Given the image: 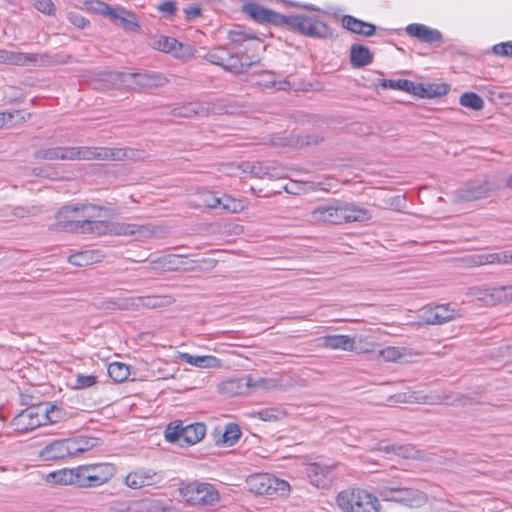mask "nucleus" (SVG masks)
Wrapping results in <instances>:
<instances>
[{
    "instance_id": "obj_7",
    "label": "nucleus",
    "mask_w": 512,
    "mask_h": 512,
    "mask_svg": "<svg viewBox=\"0 0 512 512\" xmlns=\"http://www.w3.org/2000/svg\"><path fill=\"white\" fill-rule=\"evenodd\" d=\"M376 493L384 501H394L409 507H419L427 500L423 492L405 487L379 485L376 489Z\"/></svg>"
},
{
    "instance_id": "obj_37",
    "label": "nucleus",
    "mask_w": 512,
    "mask_h": 512,
    "mask_svg": "<svg viewBox=\"0 0 512 512\" xmlns=\"http://www.w3.org/2000/svg\"><path fill=\"white\" fill-rule=\"evenodd\" d=\"M97 252L93 250L80 251L72 254L68 258V262L74 266H88L97 261Z\"/></svg>"
},
{
    "instance_id": "obj_38",
    "label": "nucleus",
    "mask_w": 512,
    "mask_h": 512,
    "mask_svg": "<svg viewBox=\"0 0 512 512\" xmlns=\"http://www.w3.org/2000/svg\"><path fill=\"white\" fill-rule=\"evenodd\" d=\"M183 431L184 426L182 421H175L168 424L165 429V439L169 443L183 444Z\"/></svg>"
},
{
    "instance_id": "obj_45",
    "label": "nucleus",
    "mask_w": 512,
    "mask_h": 512,
    "mask_svg": "<svg viewBox=\"0 0 512 512\" xmlns=\"http://www.w3.org/2000/svg\"><path fill=\"white\" fill-rule=\"evenodd\" d=\"M1 115L4 117L5 127H13L22 122H25L26 117L30 116V114L25 113L23 110H15L12 112H1Z\"/></svg>"
},
{
    "instance_id": "obj_9",
    "label": "nucleus",
    "mask_w": 512,
    "mask_h": 512,
    "mask_svg": "<svg viewBox=\"0 0 512 512\" xmlns=\"http://www.w3.org/2000/svg\"><path fill=\"white\" fill-rule=\"evenodd\" d=\"M181 493L192 505L208 506L219 500L218 491L209 483H190L181 489Z\"/></svg>"
},
{
    "instance_id": "obj_56",
    "label": "nucleus",
    "mask_w": 512,
    "mask_h": 512,
    "mask_svg": "<svg viewBox=\"0 0 512 512\" xmlns=\"http://www.w3.org/2000/svg\"><path fill=\"white\" fill-rule=\"evenodd\" d=\"M120 157L118 158V161H125V160H132L137 161L140 159H143V151L135 150L132 148H119Z\"/></svg>"
},
{
    "instance_id": "obj_59",
    "label": "nucleus",
    "mask_w": 512,
    "mask_h": 512,
    "mask_svg": "<svg viewBox=\"0 0 512 512\" xmlns=\"http://www.w3.org/2000/svg\"><path fill=\"white\" fill-rule=\"evenodd\" d=\"M492 52L497 56L512 58V41L494 45L492 47Z\"/></svg>"
},
{
    "instance_id": "obj_8",
    "label": "nucleus",
    "mask_w": 512,
    "mask_h": 512,
    "mask_svg": "<svg viewBox=\"0 0 512 512\" xmlns=\"http://www.w3.org/2000/svg\"><path fill=\"white\" fill-rule=\"evenodd\" d=\"M78 471L80 488L97 487L115 475L116 467L111 463H96L78 466Z\"/></svg>"
},
{
    "instance_id": "obj_46",
    "label": "nucleus",
    "mask_w": 512,
    "mask_h": 512,
    "mask_svg": "<svg viewBox=\"0 0 512 512\" xmlns=\"http://www.w3.org/2000/svg\"><path fill=\"white\" fill-rule=\"evenodd\" d=\"M264 79L261 81V85L269 88H276L277 90H287L290 88V83L286 80L276 81L275 74L267 71L262 74Z\"/></svg>"
},
{
    "instance_id": "obj_16",
    "label": "nucleus",
    "mask_w": 512,
    "mask_h": 512,
    "mask_svg": "<svg viewBox=\"0 0 512 512\" xmlns=\"http://www.w3.org/2000/svg\"><path fill=\"white\" fill-rule=\"evenodd\" d=\"M306 474L312 485L317 488H329L334 480L335 474L331 466L312 463L306 468Z\"/></svg>"
},
{
    "instance_id": "obj_32",
    "label": "nucleus",
    "mask_w": 512,
    "mask_h": 512,
    "mask_svg": "<svg viewBox=\"0 0 512 512\" xmlns=\"http://www.w3.org/2000/svg\"><path fill=\"white\" fill-rule=\"evenodd\" d=\"M251 386V377L244 376L224 382L223 389L230 395H240L246 393Z\"/></svg>"
},
{
    "instance_id": "obj_42",
    "label": "nucleus",
    "mask_w": 512,
    "mask_h": 512,
    "mask_svg": "<svg viewBox=\"0 0 512 512\" xmlns=\"http://www.w3.org/2000/svg\"><path fill=\"white\" fill-rule=\"evenodd\" d=\"M460 104L463 107L474 111H479L484 107L483 99L474 92H465L460 96Z\"/></svg>"
},
{
    "instance_id": "obj_17",
    "label": "nucleus",
    "mask_w": 512,
    "mask_h": 512,
    "mask_svg": "<svg viewBox=\"0 0 512 512\" xmlns=\"http://www.w3.org/2000/svg\"><path fill=\"white\" fill-rule=\"evenodd\" d=\"M405 31L409 36L422 43L439 46L443 42V35L438 29L430 28L424 24H409Z\"/></svg>"
},
{
    "instance_id": "obj_25",
    "label": "nucleus",
    "mask_w": 512,
    "mask_h": 512,
    "mask_svg": "<svg viewBox=\"0 0 512 512\" xmlns=\"http://www.w3.org/2000/svg\"><path fill=\"white\" fill-rule=\"evenodd\" d=\"M373 61V54L363 44H353L350 48V63L354 68H362Z\"/></svg>"
},
{
    "instance_id": "obj_29",
    "label": "nucleus",
    "mask_w": 512,
    "mask_h": 512,
    "mask_svg": "<svg viewBox=\"0 0 512 512\" xmlns=\"http://www.w3.org/2000/svg\"><path fill=\"white\" fill-rule=\"evenodd\" d=\"M39 456L44 461L60 460L67 457L63 439L55 440L46 445Z\"/></svg>"
},
{
    "instance_id": "obj_31",
    "label": "nucleus",
    "mask_w": 512,
    "mask_h": 512,
    "mask_svg": "<svg viewBox=\"0 0 512 512\" xmlns=\"http://www.w3.org/2000/svg\"><path fill=\"white\" fill-rule=\"evenodd\" d=\"M179 358L185 363L199 368H213L220 366V360L215 356H193L189 353H181Z\"/></svg>"
},
{
    "instance_id": "obj_15",
    "label": "nucleus",
    "mask_w": 512,
    "mask_h": 512,
    "mask_svg": "<svg viewBox=\"0 0 512 512\" xmlns=\"http://www.w3.org/2000/svg\"><path fill=\"white\" fill-rule=\"evenodd\" d=\"M174 298L170 295H151L129 298L119 305L120 309H155L169 306L174 302Z\"/></svg>"
},
{
    "instance_id": "obj_4",
    "label": "nucleus",
    "mask_w": 512,
    "mask_h": 512,
    "mask_svg": "<svg viewBox=\"0 0 512 512\" xmlns=\"http://www.w3.org/2000/svg\"><path fill=\"white\" fill-rule=\"evenodd\" d=\"M336 502L344 512H379L378 499L359 488L341 491L337 495Z\"/></svg>"
},
{
    "instance_id": "obj_60",
    "label": "nucleus",
    "mask_w": 512,
    "mask_h": 512,
    "mask_svg": "<svg viewBox=\"0 0 512 512\" xmlns=\"http://www.w3.org/2000/svg\"><path fill=\"white\" fill-rule=\"evenodd\" d=\"M379 355L385 360V361H396L401 356V350L398 347H392L388 346L382 350H380Z\"/></svg>"
},
{
    "instance_id": "obj_20",
    "label": "nucleus",
    "mask_w": 512,
    "mask_h": 512,
    "mask_svg": "<svg viewBox=\"0 0 512 512\" xmlns=\"http://www.w3.org/2000/svg\"><path fill=\"white\" fill-rule=\"evenodd\" d=\"M341 23L348 31L365 37H370L376 32V26L374 24L365 22L351 15H344L341 19Z\"/></svg>"
},
{
    "instance_id": "obj_23",
    "label": "nucleus",
    "mask_w": 512,
    "mask_h": 512,
    "mask_svg": "<svg viewBox=\"0 0 512 512\" xmlns=\"http://www.w3.org/2000/svg\"><path fill=\"white\" fill-rule=\"evenodd\" d=\"M44 418V425L55 424L68 417L67 411L56 403L43 402L39 403Z\"/></svg>"
},
{
    "instance_id": "obj_5",
    "label": "nucleus",
    "mask_w": 512,
    "mask_h": 512,
    "mask_svg": "<svg viewBox=\"0 0 512 512\" xmlns=\"http://www.w3.org/2000/svg\"><path fill=\"white\" fill-rule=\"evenodd\" d=\"M113 75L115 80L134 90L158 88L167 83V78L162 73L154 71L115 72Z\"/></svg>"
},
{
    "instance_id": "obj_18",
    "label": "nucleus",
    "mask_w": 512,
    "mask_h": 512,
    "mask_svg": "<svg viewBox=\"0 0 512 512\" xmlns=\"http://www.w3.org/2000/svg\"><path fill=\"white\" fill-rule=\"evenodd\" d=\"M162 477L157 472L151 469H139L130 472L126 478L125 483L132 489H140L146 486H152L159 483Z\"/></svg>"
},
{
    "instance_id": "obj_53",
    "label": "nucleus",
    "mask_w": 512,
    "mask_h": 512,
    "mask_svg": "<svg viewBox=\"0 0 512 512\" xmlns=\"http://www.w3.org/2000/svg\"><path fill=\"white\" fill-rule=\"evenodd\" d=\"M120 153L119 148L97 147V160L118 161Z\"/></svg>"
},
{
    "instance_id": "obj_61",
    "label": "nucleus",
    "mask_w": 512,
    "mask_h": 512,
    "mask_svg": "<svg viewBox=\"0 0 512 512\" xmlns=\"http://www.w3.org/2000/svg\"><path fill=\"white\" fill-rule=\"evenodd\" d=\"M184 20L186 22H192L195 19L202 17V8L199 5H190L183 9Z\"/></svg>"
},
{
    "instance_id": "obj_1",
    "label": "nucleus",
    "mask_w": 512,
    "mask_h": 512,
    "mask_svg": "<svg viewBox=\"0 0 512 512\" xmlns=\"http://www.w3.org/2000/svg\"><path fill=\"white\" fill-rule=\"evenodd\" d=\"M204 59L235 75L243 74L259 63V59H253L239 47H215L206 53Z\"/></svg>"
},
{
    "instance_id": "obj_19",
    "label": "nucleus",
    "mask_w": 512,
    "mask_h": 512,
    "mask_svg": "<svg viewBox=\"0 0 512 512\" xmlns=\"http://www.w3.org/2000/svg\"><path fill=\"white\" fill-rule=\"evenodd\" d=\"M455 316L454 309H451L448 304H442L426 310L422 319L428 325H441L453 320Z\"/></svg>"
},
{
    "instance_id": "obj_6",
    "label": "nucleus",
    "mask_w": 512,
    "mask_h": 512,
    "mask_svg": "<svg viewBox=\"0 0 512 512\" xmlns=\"http://www.w3.org/2000/svg\"><path fill=\"white\" fill-rule=\"evenodd\" d=\"M498 189V186L491 177L475 179L465 183L457 189L454 194V201L457 203L472 202L489 197Z\"/></svg>"
},
{
    "instance_id": "obj_55",
    "label": "nucleus",
    "mask_w": 512,
    "mask_h": 512,
    "mask_svg": "<svg viewBox=\"0 0 512 512\" xmlns=\"http://www.w3.org/2000/svg\"><path fill=\"white\" fill-rule=\"evenodd\" d=\"M157 9L160 12L165 13L167 19H172L178 10L176 1L164 0L158 6Z\"/></svg>"
},
{
    "instance_id": "obj_41",
    "label": "nucleus",
    "mask_w": 512,
    "mask_h": 512,
    "mask_svg": "<svg viewBox=\"0 0 512 512\" xmlns=\"http://www.w3.org/2000/svg\"><path fill=\"white\" fill-rule=\"evenodd\" d=\"M28 56L23 52H13L5 49H0V64L24 66Z\"/></svg>"
},
{
    "instance_id": "obj_3",
    "label": "nucleus",
    "mask_w": 512,
    "mask_h": 512,
    "mask_svg": "<svg viewBox=\"0 0 512 512\" xmlns=\"http://www.w3.org/2000/svg\"><path fill=\"white\" fill-rule=\"evenodd\" d=\"M284 26L309 38L330 39L333 36V29L317 16L289 15L286 16Z\"/></svg>"
},
{
    "instance_id": "obj_36",
    "label": "nucleus",
    "mask_w": 512,
    "mask_h": 512,
    "mask_svg": "<svg viewBox=\"0 0 512 512\" xmlns=\"http://www.w3.org/2000/svg\"><path fill=\"white\" fill-rule=\"evenodd\" d=\"M144 226L128 223L109 222L108 232L111 235H135L140 233Z\"/></svg>"
},
{
    "instance_id": "obj_30",
    "label": "nucleus",
    "mask_w": 512,
    "mask_h": 512,
    "mask_svg": "<svg viewBox=\"0 0 512 512\" xmlns=\"http://www.w3.org/2000/svg\"><path fill=\"white\" fill-rule=\"evenodd\" d=\"M252 175L256 178H281L283 169L264 162H253Z\"/></svg>"
},
{
    "instance_id": "obj_10",
    "label": "nucleus",
    "mask_w": 512,
    "mask_h": 512,
    "mask_svg": "<svg viewBox=\"0 0 512 512\" xmlns=\"http://www.w3.org/2000/svg\"><path fill=\"white\" fill-rule=\"evenodd\" d=\"M10 425L17 432L27 433L40 426H44V418L39 404L31 405L19 412Z\"/></svg>"
},
{
    "instance_id": "obj_51",
    "label": "nucleus",
    "mask_w": 512,
    "mask_h": 512,
    "mask_svg": "<svg viewBox=\"0 0 512 512\" xmlns=\"http://www.w3.org/2000/svg\"><path fill=\"white\" fill-rule=\"evenodd\" d=\"M78 447L80 448V453L86 452L88 450L93 449L94 447L100 445L101 440L96 437H88V436H76Z\"/></svg>"
},
{
    "instance_id": "obj_50",
    "label": "nucleus",
    "mask_w": 512,
    "mask_h": 512,
    "mask_svg": "<svg viewBox=\"0 0 512 512\" xmlns=\"http://www.w3.org/2000/svg\"><path fill=\"white\" fill-rule=\"evenodd\" d=\"M497 288L498 287H476L472 289V294L479 300L494 304L496 302H500L492 295L493 290H496Z\"/></svg>"
},
{
    "instance_id": "obj_13",
    "label": "nucleus",
    "mask_w": 512,
    "mask_h": 512,
    "mask_svg": "<svg viewBox=\"0 0 512 512\" xmlns=\"http://www.w3.org/2000/svg\"><path fill=\"white\" fill-rule=\"evenodd\" d=\"M153 48L164 53H169L175 58H190L195 49L190 44H185L173 37L161 35L153 40Z\"/></svg>"
},
{
    "instance_id": "obj_39",
    "label": "nucleus",
    "mask_w": 512,
    "mask_h": 512,
    "mask_svg": "<svg viewBox=\"0 0 512 512\" xmlns=\"http://www.w3.org/2000/svg\"><path fill=\"white\" fill-rule=\"evenodd\" d=\"M130 367L121 362H113L108 366V375L116 383L124 382L130 375Z\"/></svg>"
},
{
    "instance_id": "obj_11",
    "label": "nucleus",
    "mask_w": 512,
    "mask_h": 512,
    "mask_svg": "<svg viewBox=\"0 0 512 512\" xmlns=\"http://www.w3.org/2000/svg\"><path fill=\"white\" fill-rule=\"evenodd\" d=\"M86 208H92V209H98V210L102 209V207L93 205V204H90V205L76 204V205L64 206L56 214L57 222L55 224V229L79 232L81 225H82L81 222L83 220L77 219L74 214H76L77 212L82 211Z\"/></svg>"
},
{
    "instance_id": "obj_22",
    "label": "nucleus",
    "mask_w": 512,
    "mask_h": 512,
    "mask_svg": "<svg viewBox=\"0 0 512 512\" xmlns=\"http://www.w3.org/2000/svg\"><path fill=\"white\" fill-rule=\"evenodd\" d=\"M78 467L74 469H62L48 474L47 480L53 484L75 485L80 487L81 481Z\"/></svg>"
},
{
    "instance_id": "obj_64",
    "label": "nucleus",
    "mask_w": 512,
    "mask_h": 512,
    "mask_svg": "<svg viewBox=\"0 0 512 512\" xmlns=\"http://www.w3.org/2000/svg\"><path fill=\"white\" fill-rule=\"evenodd\" d=\"M164 259L166 262V271H179L182 255L167 254L164 255Z\"/></svg>"
},
{
    "instance_id": "obj_2",
    "label": "nucleus",
    "mask_w": 512,
    "mask_h": 512,
    "mask_svg": "<svg viewBox=\"0 0 512 512\" xmlns=\"http://www.w3.org/2000/svg\"><path fill=\"white\" fill-rule=\"evenodd\" d=\"M311 215L315 221L334 225L356 221L363 222L371 218L367 209L347 203L320 205L312 210Z\"/></svg>"
},
{
    "instance_id": "obj_49",
    "label": "nucleus",
    "mask_w": 512,
    "mask_h": 512,
    "mask_svg": "<svg viewBox=\"0 0 512 512\" xmlns=\"http://www.w3.org/2000/svg\"><path fill=\"white\" fill-rule=\"evenodd\" d=\"M199 198L201 203L210 209H216L220 207L219 196H217L214 192L209 190H202L199 192Z\"/></svg>"
},
{
    "instance_id": "obj_34",
    "label": "nucleus",
    "mask_w": 512,
    "mask_h": 512,
    "mask_svg": "<svg viewBox=\"0 0 512 512\" xmlns=\"http://www.w3.org/2000/svg\"><path fill=\"white\" fill-rule=\"evenodd\" d=\"M83 7L91 13L99 14L109 18H115L116 14L113 7L100 0H86L83 2Z\"/></svg>"
},
{
    "instance_id": "obj_47",
    "label": "nucleus",
    "mask_w": 512,
    "mask_h": 512,
    "mask_svg": "<svg viewBox=\"0 0 512 512\" xmlns=\"http://www.w3.org/2000/svg\"><path fill=\"white\" fill-rule=\"evenodd\" d=\"M62 147L44 148L34 152L36 159L62 160Z\"/></svg>"
},
{
    "instance_id": "obj_57",
    "label": "nucleus",
    "mask_w": 512,
    "mask_h": 512,
    "mask_svg": "<svg viewBox=\"0 0 512 512\" xmlns=\"http://www.w3.org/2000/svg\"><path fill=\"white\" fill-rule=\"evenodd\" d=\"M97 383V376L95 375H82L78 374L76 376V389H85L89 388Z\"/></svg>"
},
{
    "instance_id": "obj_24",
    "label": "nucleus",
    "mask_w": 512,
    "mask_h": 512,
    "mask_svg": "<svg viewBox=\"0 0 512 512\" xmlns=\"http://www.w3.org/2000/svg\"><path fill=\"white\" fill-rule=\"evenodd\" d=\"M113 10L115 11L116 17L110 19L114 22H119L124 30L134 32L140 29V25L134 12L121 6L113 7Z\"/></svg>"
},
{
    "instance_id": "obj_27",
    "label": "nucleus",
    "mask_w": 512,
    "mask_h": 512,
    "mask_svg": "<svg viewBox=\"0 0 512 512\" xmlns=\"http://www.w3.org/2000/svg\"><path fill=\"white\" fill-rule=\"evenodd\" d=\"M450 91L448 84H428L416 83L415 95L422 98H435L446 95Z\"/></svg>"
},
{
    "instance_id": "obj_12",
    "label": "nucleus",
    "mask_w": 512,
    "mask_h": 512,
    "mask_svg": "<svg viewBox=\"0 0 512 512\" xmlns=\"http://www.w3.org/2000/svg\"><path fill=\"white\" fill-rule=\"evenodd\" d=\"M242 11L259 24H271L277 27L285 25L286 15L265 8L256 2L245 3Z\"/></svg>"
},
{
    "instance_id": "obj_40",
    "label": "nucleus",
    "mask_w": 512,
    "mask_h": 512,
    "mask_svg": "<svg viewBox=\"0 0 512 512\" xmlns=\"http://www.w3.org/2000/svg\"><path fill=\"white\" fill-rule=\"evenodd\" d=\"M241 431L240 427L236 423H228L225 426V429L221 433V443L223 445L232 446L234 445L240 438ZM217 444L220 443L219 440L216 441Z\"/></svg>"
},
{
    "instance_id": "obj_28",
    "label": "nucleus",
    "mask_w": 512,
    "mask_h": 512,
    "mask_svg": "<svg viewBox=\"0 0 512 512\" xmlns=\"http://www.w3.org/2000/svg\"><path fill=\"white\" fill-rule=\"evenodd\" d=\"M206 433V426L204 423H192L184 426L183 431V444L190 446L200 442Z\"/></svg>"
},
{
    "instance_id": "obj_14",
    "label": "nucleus",
    "mask_w": 512,
    "mask_h": 512,
    "mask_svg": "<svg viewBox=\"0 0 512 512\" xmlns=\"http://www.w3.org/2000/svg\"><path fill=\"white\" fill-rule=\"evenodd\" d=\"M222 108L212 102H190L170 111L173 117L189 118L193 116H208L219 113Z\"/></svg>"
},
{
    "instance_id": "obj_35",
    "label": "nucleus",
    "mask_w": 512,
    "mask_h": 512,
    "mask_svg": "<svg viewBox=\"0 0 512 512\" xmlns=\"http://www.w3.org/2000/svg\"><path fill=\"white\" fill-rule=\"evenodd\" d=\"M81 223L82 225L79 231L81 233H91L97 235L109 234V221H95L83 219Z\"/></svg>"
},
{
    "instance_id": "obj_62",
    "label": "nucleus",
    "mask_w": 512,
    "mask_h": 512,
    "mask_svg": "<svg viewBox=\"0 0 512 512\" xmlns=\"http://www.w3.org/2000/svg\"><path fill=\"white\" fill-rule=\"evenodd\" d=\"M34 7L46 15H54L55 5L52 0H34Z\"/></svg>"
},
{
    "instance_id": "obj_63",
    "label": "nucleus",
    "mask_w": 512,
    "mask_h": 512,
    "mask_svg": "<svg viewBox=\"0 0 512 512\" xmlns=\"http://www.w3.org/2000/svg\"><path fill=\"white\" fill-rule=\"evenodd\" d=\"M492 295L499 301L506 302L512 301V285L511 286H500L496 290H493Z\"/></svg>"
},
{
    "instance_id": "obj_54",
    "label": "nucleus",
    "mask_w": 512,
    "mask_h": 512,
    "mask_svg": "<svg viewBox=\"0 0 512 512\" xmlns=\"http://www.w3.org/2000/svg\"><path fill=\"white\" fill-rule=\"evenodd\" d=\"M195 262L196 272H208L216 267L218 260L210 257H199L195 259Z\"/></svg>"
},
{
    "instance_id": "obj_58",
    "label": "nucleus",
    "mask_w": 512,
    "mask_h": 512,
    "mask_svg": "<svg viewBox=\"0 0 512 512\" xmlns=\"http://www.w3.org/2000/svg\"><path fill=\"white\" fill-rule=\"evenodd\" d=\"M229 38L233 44H239L248 39H256L253 33H248L243 30H232L229 32Z\"/></svg>"
},
{
    "instance_id": "obj_43",
    "label": "nucleus",
    "mask_w": 512,
    "mask_h": 512,
    "mask_svg": "<svg viewBox=\"0 0 512 512\" xmlns=\"http://www.w3.org/2000/svg\"><path fill=\"white\" fill-rule=\"evenodd\" d=\"M253 418H258L262 421L275 422L285 417V413L277 408H265L250 414Z\"/></svg>"
},
{
    "instance_id": "obj_21",
    "label": "nucleus",
    "mask_w": 512,
    "mask_h": 512,
    "mask_svg": "<svg viewBox=\"0 0 512 512\" xmlns=\"http://www.w3.org/2000/svg\"><path fill=\"white\" fill-rule=\"evenodd\" d=\"M322 347L332 350L355 351V339L349 335H326L321 338Z\"/></svg>"
},
{
    "instance_id": "obj_52",
    "label": "nucleus",
    "mask_w": 512,
    "mask_h": 512,
    "mask_svg": "<svg viewBox=\"0 0 512 512\" xmlns=\"http://www.w3.org/2000/svg\"><path fill=\"white\" fill-rule=\"evenodd\" d=\"M25 56H28V59L25 61V65L28 63H33L38 66H50L51 53H24Z\"/></svg>"
},
{
    "instance_id": "obj_44",
    "label": "nucleus",
    "mask_w": 512,
    "mask_h": 512,
    "mask_svg": "<svg viewBox=\"0 0 512 512\" xmlns=\"http://www.w3.org/2000/svg\"><path fill=\"white\" fill-rule=\"evenodd\" d=\"M219 200L221 202L219 208L224 211L238 213L244 209V205L241 200L235 199L227 194L219 196Z\"/></svg>"
},
{
    "instance_id": "obj_48",
    "label": "nucleus",
    "mask_w": 512,
    "mask_h": 512,
    "mask_svg": "<svg viewBox=\"0 0 512 512\" xmlns=\"http://www.w3.org/2000/svg\"><path fill=\"white\" fill-rule=\"evenodd\" d=\"M270 482V495L277 494L280 496H285L288 494L290 490V485L287 481L279 479L271 474Z\"/></svg>"
},
{
    "instance_id": "obj_26",
    "label": "nucleus",
    "mask_w": 512,
    "mask_h": 512,
    "mask_svg": "<svg viewBox=\"0 0 512 512\" xmlns=\"http://www.w3.org/2000/svg\"><path fill=\"white\" fill-rule=\"evenodd\" d=\"M271 474H253L247 479L249 490L258 495H270Z\"/></svg>"
},
{
    "instance_id": "obj_33",
    "label": "nucleus",
    "mask_w": 512,
    "mask_h": 512,
    "mask_svg": "<svg viewBox=\"0 0 512 512\" xmlns=\"http://www.w3.org/2000/svg\"><path fill=\"white\" fill-rule=\"evenodd\" d=\"M379 85L383 89L401 90L415 95L416 83L407 79H379Z\"/></svg>"
}]
</instances>
